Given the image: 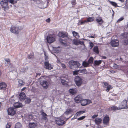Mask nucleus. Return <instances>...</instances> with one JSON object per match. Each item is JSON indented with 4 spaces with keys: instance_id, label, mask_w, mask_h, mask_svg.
<instances>
[{
    "instance_id": "obj_50",
    "label": "nucleus",
    "mask_w": 128,
    "mask_h": 128,
    "mask_svg": "<svg viewBox=\"0 0 128 128\" xmlns=\"http://www.w3.org/2000/svg\"><path fill=\"white\" fill-rule=\"evenodd\" d=\"M26 117H27L28 119L29 120L32 119V116L31 115H28L26 116Z\"/></svg>"
},
{
    "instance_id": "obj_27",
    "label": "nucleus",
    "mask_w": 128,
    "mask_h": 128,
    "mask_svg": "<svg viewBox=\"0 0 128 128\" xmlns=\"http://www.w3.org/2000/svg\"><path fill=\"white\" fill-rule=\"evenodd\" d=\"M110 4L112 6L115 7H118V6L117 5V3L115 2L109 1Z\"/></svg>"
},
{
    "instance_id": "obj_39",
    "label": "nucleus",
    "mask_w": 128,
    "mask_h": 128,
    "mask_svg": "<svg viewBox=\"0 0 128 128\" xmlns=\"http://www.w3.org/2000/svg\"><path fill=\"white\" fill-rule=\"evenodd\" d=\"M61 82L62 84L65 86H68V82L66 81V80H61Z\"/></svg>"
},
{
    "instance_id": "obj_36",
    "label": "nucleus",
    "mask_w": 128,
    "mask_h": 128,
    "mask_svg": "<svg viewBox=\"0 0 128 128\" xmlns=\"http://www.w3.org/2000/svg\"><path fill=\"white\" fill-rule=\"evenodd\" d=\"M71 2L72 5V7H74L76 4V0H72Z\"/></svg>"
},
{
    "instance_id": "obj_54",
    "label": "nucleus",
    "mask_w": 128,
    "mask_h": 128,
    "mask_svg": "<svg viewBox=\"0 0 128 128\" xmlns=\"http://www.w3.org/2000/svg\"><path fill=\"white\" fill-rule=\"evenodd\" d=\"M5 60L7 62H10V60L9 58L8 59H5Z\"/></svg>"
},
{
    "instance_id": "obj_59",
    "label": "nucleus",
    "mask_w": 128,
    "mask_h": 128,
    "mask_svg": "<svg viewBox=\"0 0 128 128\" xmlns=\"http://www.w3.org/2000/svg\"><path fill=\"white\" fill-rule=\"evenodd\" d=\"M104 59H106V57L105 56H103L102 57Z\"/></svg>"
},
{
    "instance_id": "obj_32",
    "label": "nucleus",
    "mask_w": 128,
    "mask_h": 128,
    "mask_svg": "<svg viewBox=\"0 0 128 128\" xmlns=\"http://www.w3.org/2000/svg\"><path fill=\"white\" fill-rule=\"evenodd\" d=\"M101 60H96L94 61V64L96 65H98L102 63Z\"/></svg>"
},
{
    "instance_id": "obj_14",
    "label": "nucleus",
    "mask_w": 128,
    "mask_h": 128,
    "mask_svg": "<svg viewBox=\"0 0 128 128\" xmlns=\"http://www.w3.org/2000/svg\"><path fill=\"white\" fill-rule=\"evenodd\" d=\"M83 98L81 95H79L74 98L75 101L77 103H79L82 100Z\"/></svg>"
},
{
    "instance_id": "obj_62",
    "label": "nucleus",
    "mask_w": 128,
    "mask_h": 128,
    "mask_svg": "<svg viewBox=\"0 0 128 128\" xmlns=\"http://www.w3.org/2000/svg\"><path fill=\"white\" fill-rule=\"evenodd\" d=\"M111 72H115V71H114L113 70H112L111 71Z\"/></svg>"
},
{
    "instance_id": "obj_12",
    "label": "nucleus",
    "mask_w": 128,
    "mask_h": 128,
    "mask_svg": "<svg viewBox=\"0 0 128 128\" xmlns=\"http://www.w3.org/2000/svg\"><path fill=\"white\" fill-rule=\"evenodd\" d=\"M41 85L46 89L48 88V84L46 80H40V82Z\"/></svg>"
},
{
    "instance_id": "obj_6",
    "label": "nucleus",
    "mask_w": 128,
    "mask_h": 128,
    "mask_svg": "<svg viewBox=\"0 0 128 128\" xmlns=\"http://www.w3.org/2000/svg\"><path fill=\"white\" fill-rule=\"evenodd\" d=\"M46 40L48 43L50 44L55 41V38L53 36L50 35L47 36Z\"/></svg>"
},
{
    "instance_id": "obj_46",
    "label": "nucleus",
    "mask_w": 128,
    "mask_h": 128,
    "mask_svg": "<svg viewBox=\"0 0 128 128\" xmlns=\"http://www.w3.org/2000/svg\"><path fill=\"white\" fill-rule=\"evenodd\" d=\"M85 22H86V20H84V21L82 20L81 22L80 21V23H79V25H81L84 24Z\"/></svg>"
},
{
    "instance_id": "obj_42",
    "label": "nucleus",
    "mask_w": 128,
    "mask_h": 128,
    "mask_svg": "<svg viewBox=\"0 0 128 128\" xmlns=\"http://www.w3.org/2000/svg\"><path fill=\"white\" fill-rule=\"evenodd\" d=\"M18 83L20 86L23 85L24 84V80H19Z\"/></svg>"
},
{
    "instance_id": "obj_26",
    "label": "nucleus",
    "mask_w": 128,
    "mask_h": 128,
    "mask_svg": "<svg viewBox=\"0 0 128 128\" xmlns=\"http://www.w3.org/2000/svg\"><path fill=\"white\" fill-rule=\"evenodd\" d=\"M36 126V124L34 122H30V123L29 124V126L30 128H34Z\"/></svg>"
},
{
    "instance_id": "obj_63",
    "label": "nucleus",
    "mask_w": 128,
    "mask_h": 128,
    "mask_svg": "<svg viewBox=\"0 0 128 128\" xmlns=\"http://www.w3.org/2000/svg\"><path fill=\"white\" fill-rule=\"evenodd\" d=\"M2 74V72L1 70H0V76Z\"/></svg>"
},
{
    "instance_id": "obj_43",
    "label": "nucleus",
    "mask_w": 128,
    "mask_h": 128,
    "mask_svg": "<svg viewBox=\"0 0 128 128\" xmlns=\"http://www.w3.org/2000/svg\"><path fill=\"white\" fill-rule=\"evenodd\" d=\"M75 79V80H82L81 78L78 76H76Z\"/></svg>"
},
{
    "instance_id": "obj_13",
    "label": "nucleus",
    "mask_w": 128,
    "mask_h": 128,
    "mask_svg": "<svg viewBox=\"0 0 128 128\" xmlns=\"http://www.w3.org/2000/svg\"><path fill=\"white\" fill-rule=\"evenodd\" d=\"M79 63L78 62L74 60L71 61L69 62L70 67L71 68H72V66H74L76 65L78 66Z\"/></svg>"
},
{
    "instance_id": "obj_38",
    "label": "nucleus",
    "mask_w": 128,
    "mask_h": 128,
    "mask_svg": "<svg viewBox=\"0 0 128 128\" xmlns=\"http://www.w3.org/2000/svg\"><path fill=\"white\" fill-rule=\"evenodd\" d=\"M24 100L26 103L29 104L31 102V100L29 98H25Z\"/></svg>"
},
{
    "instance_id": "obj_7",
    "label": "nucleus",
    "mask_w": 128,
    "mask_h": 128,
    "mask_svg": "<svg viewBox=\"0 0 128 128\" xmlns=\"http://www.w3.org/2000/svg\"><path fill=\"white\" fill-rule=\"evenodd\" d=\"M8 112L9 115L13 116L16 113V109L10 107L8 109Z\"/></svg>"
},
{
    "instance_id": "obj_10",
    "label": "nucleus",
    "mask_w": 128,
    "mask_h": 128,
    "mask_svg": "<svg viewBox=\"0 0 128 128\" xmlns=\"http://www.w3.org/2000/svg\"><path fill=\"white\" fill-rule=\"evenodd\" d=\"M57 124L59 126H62L65 122L62 119L60 118H58L56 120Z\"/></svg>"
},
{
    "instance_id": "obj_30",
    "label": "nucleus",
    "mask_w": 128,
    "mask_h": 128,
    "mask_svg": "<svg viewBox=\"0 0 128 128\" xmlns=\"http://www.w3.org/2000/svg\"><path fill=\"white\" fill-rule=\"evenodd\" d=\"M94 18L93 17H89L86 20V22H92L94 20Z\"/></svg>"
},
{
    "instance_id": "obj_51",
    "label": "nucleus",
    "mask_w": 128,
    "mask_h": 128,
    "mask_svg": "<svg viewBox=\"0 0 128 128\" xmlns=\"http://www.w3.org/2000/svg\"><path fill=\"white\" fill-rule=\"evenodd\" d=\"M61 66L64 68V69H65L66 68V66L65 65V64H64L62 63L61 64Z\"/></svg>"
},
{
    "instance_id": "obj_52",
    "label": "nucleus",
    "mask_w": 128,
    "mask_h": 128,
    "mask_svg": "<svg viewBox=\"0 0 128 128\" xmlns=\"http://www.w3.org/2000/svg\"><path fill=\"white\" fill-rule=\"evenodd\" d=\"M28 57L29 59H31L33 57L34 55H32L31 54H30L28 56Z\"/></svg>"
},
{
    "instance_id": "obj_44",
    "label": "nucleus",
    "mask_w": 128,
    "mask_h": 128,
    "mask_svg": "<svg viewBox=\"0 0 128 128\" xmlns=\"http://www.w3.org/2000/svg\"><path fill=\"white\" fill-rule=\"evenodd\" d=\"M80 72V70H76L74 71L73 74L74 75H77L78 74V72Z\"/></svg>"
},
{
    "instance_id": "obj_8",
    "label": "nucleus",
    "mask_w": 128,
    "mask_h": 128,
    "mask_svg": "<svg viewBox=\"0 0 128 128\" xmlns=\"http://www.w3.org/2000/svg\"><path fill=\"white\" fill-rule=\"evenodd\" d=\"M44 64L45 66L44 68L46 69L50 70L53 68L52 66L50 64L48 61H45Z\"/></svg>"
},
{
    "instance_id": "obj_41",
    "label": "nucleus",
    "mask_w": 128,
    "mask_h": 128,
    "mask_svg": "<svg viewBox=\"0 0 128 128\" xmlns=\"http://www.w3.org/2000/svg\"><path fill=\"white\" fill-rule=\"evenodd\" d=\"M84 111H80L77 112L76 114V116H79L81 114H83L84 113Z\"/></svg>"
},
{
    "instance_id": "obj_22",
    "label": "nucleus",
    "mask_w": 128,
    "mask_h": 128,
    "mask_svg": "<svg viewBox=\"0 0 128 128\" xmlns=\"http://www.w3.org/2000/svg\"><path fill=\"white\" fill-rule=\"evenodd\" d=\"M6 84L4 82H2L0 83V89L6 88Z\"/></svg>"
},
{
    "instance_id": "obj_9",
    "label": "nucleus",
    "mask_w": 128,
    "mask_h": 128,
    "mask_svg": "<svg viewBox=\"0 0 128 128\" xmlns=\"http://www.w3.org/2000/svg\"><path fill=\"white\" fill-rule=\"evenodd\" d=\"M40 113L42 115V119L45 120L46 122H47L48 119L46 116L48 115L44 112V110H42L40 111Z\"/></svg>"
},
{
    "instance_id": "obj_29",
    "label": "nucleus",
    "mask_w": 128,
    "mask_h": 128,
    "mask_svg": "<svg viewBox=\"0 0 128 128\" xmlns=\"http://www.w3.org/2000/svg\"><path fill=\"white\" fill-rule=\"evenodd\" d=\"M73 44L75 45H78L79 44V41H78L77 40L74 39L72 41Z\"/></svg>"
},
{
    "instance_id": "obj_23",
    "label": "nucleus",
    "mask_w": 128,
    "mask_h": 128,
    "mask_svg": "<svg viewBox=\"0 0 128 128\" xmlns=\"http://www.w3.org/2000/svg\"><path fill=\"white\" fill-rule=\"evenodd\" d=\"M82 106H84L86 105L87 104V100L85 99H84L83 98L82 100L80 102Z\"/></svg>"
},
{
    "instance_id": "obj_37",
    "label": "nucleus",
    "mask_w": 128,
    "mask_h": 128,
    "mask_svg": "<svg viewBox=\"0 0 128 128\" xmlns=\"http://www.w3.org/2000/svg\"><path fill=\"white\" fill-rule=\"evenodd\" d=\"M89 64L88 62H86L85 61H84L82 62V65L84 67H87L89 65Z\"/></svg>"
},
{
    "instance_id": "obj_60",
    "label": "nucleus",
    "mask_w": 128,
    "mask_h": 128,
    "mask_svg": "<svg viewBox=\"0 0 128 128\" xmlns=\"http://www.w3.org/2000/svg\"><path fill=\"white\" fill-rule=\"evenodd\" d=\"M41 75V74L40 73H39L37 74V76H40Z\"/></svg>"
},
{
    "instance_id": "obj_24",
    "label": "nucleus",
    "mask_w": 128,
    "mask_h": 128,
    "mask_svg": "<svg viewBox=\"0 0 128 128\" xmlns=\"http://www.w3.org/2000/svg\"><path fill=\"white\" fill-rule=\"evenodd\" d=\"M72 112V110L71 108H67L65 112V113L66 115L71 114Z\"/></svg>"
},
{
    "instance_id": "obj_45",
    "label": "nucleus",
    "mask_w": 128,
    "mask_h": 128,
    "mask_svg": "<svg viewBox=\"0 0 128 128\" xmlns=\"http://www.w3.org/2000/svg\"><path fill=\"white\" fill-rule=\"evenodd\" d=\"M44 55L45 56V61H48V56H47L46 55V54L45 53H44Z\"/></svg>"
},
{
    "instance_id": "obj_34",
    "label": "nucleus",
    "mask_w": 128,
    "mask_h": 128,
    "mask_svg": "<svg viewBox=\"0 0 128 128\" xmlns=\"http://www.w3.org/2000/svg\"><path fill=\"white\" fill-rule=\"evenodd\" d=\"M22 125L19 122L17 123L15 125V128H22Z\"/></svg>"
},
{
    "instance_id": "obj_5",
    "label": "nucleus",
    "mask_w": 128,
    "mask_h": 128,
    "mask_svg": "<svg viewBox=\"0 0 128 128\" xmlns=\"http://www.w3.org/2000/svg\"><path fill=\"white\" fill-rule=\"evenodd\" d=\"M122 36L124 38H123L124 40L122 43L124 45H127L128 44V34L125 32L122 34Z\"/></svg>"
},
{
    "instance_id": "obj_31",
    "label": "nucleus",
    "mask_w": 128,
    "mask_h": 128,
    "mask_svg": "<svg viewBox=\"0 0 128 128\" xmlns=\"http://www.w3.org/2000/svg\"><path fill=\"white\" fill-rule=\"evenodd\" d=\"M72 34L73 36L76 38H79L80 36L78 33L74 31H73L72 32Z\"/></svg>"
},
{
    "instance_id": "obj_33",
    "label": "nucleus",
    "mask_w": 128,
    "mask_h": 128,
    "mask_svg": "<svg viewBox=\"0 0 128 128\" xmlns=\"http://www.w3.org/2000/svg\"><path fill=\"white\" fill-rule=\"evenodd\" d=\"M17 0H8V2L12 4H14L17 2Z\"/></svg>"
},
{
    "instance_id": "obj_16",
    "label": "nucleus",
    "mask_w": 128,
    "mask_h": 128,
    "mask_svg": "<svg viewBox=\"0 0 128 128\" xmlns=\"http://www.w3.org/2000/svg\"><path fill=\"white\" fill-rule=\"evenodd\" d=\"M26 98V95L25 93L24 92H22L20 94L19 98L21 101L24 100Z\"/></svg>"
},
{
    "instance_id": "obj_61",
    "label": "nucleus",
    "mask_w": 128,
    "mask_h": 128,
    "mask_svg": "<svg viewBox=\"0 0 128 128\" xmlns=\"http://www.w3.org/2000/svg\"><path fill=\"white\" fill-rule=\"evenodd\" d=\"M90 37L92 38H94V36H90Z\"/></svg>"
},
{
    "instance_id": "obj_58",
    "label": "nucleus",
    "mask_w": 128,
    "mask_h": 128,
    "mask_svg": "<svg viewBox=\"0 0 128 128\" xmlns=\"http://www.w3.org/2000/svg\"><path fill=\"white\" fill-rule=\"evenodd\" d=\"M26 88V87H24V88H22L21 90L22 91H24V90Z\"/></svg>"
},
{
    "instance_id": "obj_21",
    "label": "nucleus",
    "mask_w": 128,
    "mask_h": 128,
    "mask_svg": "<svg viewBox=\"0 0 128 128\" xmlns=\"http://www.w3.org/2000/svg\"><path fill=\"white\" fill-rule=\"evenodd\" d=\"M93 51L96 54H98L99 53L98 47L97 46H94L93 49Z\"/></svg>"
},
{
    "instance_id": "obj_3",
    "label": "nucleus",
    "mask_w": 128,
    "mask_h": 128,
    "mask_svg": "<svg viewBox=\"0 0 128 128\" xmlns=\"http://www.w3.org/2000/svg\"><path fill=\"white\" fill-rule=\"evenodd\" d=\"M10 30L11 32L14 34H18L19 33L21 30L19 27L12 25L11 26Z\"/></svg>"
},
{
    "instance_id": "obj_56",
    "label": "nucleus",
    "mask_w": 128,
    "mask_h": 128,
    "mask_svg": "<svg viewBox=\"0 0 128 128\" xmlns=\"http://www.w3.org/2000/svg\"><path fill=\"white\" fill-rule=\"evenodd\" d=\"M79 44H80L81 45H84V42L83 41H82L81 42L80 41H79Z\"/></svg>"
},
{
    "instance_id": "obj_11",
    "label": "nucleus",
    "mask_w": 128,
    "mask_h": 128,
    "mask_svg": "<svg viewBox=\"0 0 128 128\" xmlns=\"http://www.w3.org/2000/svg\"><path fill=\"white\" fill-rule=\"evenodd\" d=\"M104 86L105 88H106V90L107 92H108L110 90L112 89V86L109 85L108 83L106 82H104Z\"/></svg>"
},
{
    "instance_id": "obj_47",
    "label": "nucleus",
    "mask_w": 128,
    "mask_h": 128,
    "mask_svg": "<svg viewBox=\"0 0 128 128\" xmlns=\"http://www.w3.org/2000/svg\"><path fill=\"white\" fill-rule=\"evenodd\" d=\"M124 19V17L122 16L117 21V22H119L122 20Z\"/></svg>"
},
{
    "instance_id": "obj_40",
    "label": "nucleus",
    "mask_w": 128,
    "mask_h": 128,
    "mask_svg": "<svg viewBox=\"0 0 128 128\" xmlns=\"http://www.w3.org/2000/svg\"><path fill=\"white\" fill-rule=\"evenodd\" d=\"M80 72L81 73L86 74L87 73V71L86 69H84L82 70H80Z\"/></svg>"
},
{
    "instance_id": "obj_19",
    "label": "nucleus",
    "mask_w": 128,
    "mask_h": 128,
    "mask_svg": "<svg viewBox=\"0 0 128 128\" xmlns=\"http://www.w3.org/2000/svg\"><path fill=\"white\" fill-rule=\"evenodd\" d=\"M94 120L96 124H99L101 123L102 120L101 118H96Z\"/></svg>"
},
{
    "instance_id": "obj_35",
    "label": "nucleus",
    "mask_w": 128,
    "mask_h": 128,
    "mask_svg": "<svg viewBox=\"0 0 128 128\" xmlns=\"http://www.w3.org/2000/svg\"><path fill=\"white\" fill-rule=\"evenodd\" d=\"M94 58L92 57H90L89 59L88 62L89 64H92L94 61Z\"/></svg>"
},
{
    "instance_id": "obj_25",
    "label": "nucleus",
    "mask_w": 128,
    "mask_h": 128,
    "mask_svg": "<svg viewBox=\"0 0 128 128\" xmlns=\"http://www.w3.org/2000/svg\"><path fill=\"white\" fill-rule=\"evenodd\" d=\"M69 91L70 93L72 95L75 94L77 92L76 90V89H70Z\"/></svg>"
},
{
    "instance_id": "obj_53",
    "label": "nucleus",
    "mask_w": 128,
    "mask_h": 128,
    "mask_svg": "<svg viewBox=\"0 0 128 128\" xmlns=\"http://www.w3.org/2000/svg\"><path fill=\"white\" fill-rule=\"evenodd\" d=\"M90 44V46L91 47V48H92L94 46V44L92 42L89 43Z\"/></svg>"
},
{
    "instance_id": "obj_64",
    "label": "nucleus",
    "mask_w": 128,
    "mask_h": 128,
    "mask_svg": "<svg viewBox=\"0 0 128 128\" xmlns=\"http://www.w3.org/2000/svg\"><path fill=\"white\" fill-rule=\"evenodd\" d=\"M127 27H128V24H127Z\"/></svg>"
},
{
    "instance_id": "obj_49",
    "label": "nucleus",
    "mask_w": 128,
    "mask_h": 128,
    "mask_svg": "<svg viewBox=\"0 0 128 128\" xmlns=\"http://www.w3.org/2000/svg\"><path fill=\"white\" fill-rule=\"evenodd\" d=\"M85 118V116H83L78 118V120H82L84 119Z\"/></svg>"
},
{
    "instance_id": "obj_57",
    "label": "nucleus",
    "mask_w": 128,
    "mask_h": 128,
    "mask_svg": "<svg viewBox=\"0 0 128 128\" xmlns=\"http://www.w3.org/2000/svg\"><path fill=\"white\" fill-rule=\"evenodd\" d=\"M46 21L48 22H49L50 21V18H48L46 20Z\"/></svg>"
},
{
    "instance_id": "obj_15",
    "label": "nucleus",
    "mask_w": 128,
    "mask_h": 128,
    "mask_svg": "<svg viewBox=\"0 0 128 128\" xmlns=\"http://www.w3.org/2000/svg\"><path fill=\"white\" fill-rule=\"evenodd\" d=\"M119 41L117 40H112L111 42V44L112 47H115L119 45Z\"/></svg>"
},
{
    "instance_id": "obj_28",
    "label": "nucleus",
    "mask_w": 128,
    "mask_h": 128,
    "mask_svg": "<svg viewBox=\"0 0 128 128\" xmlns=\"http://www.w3.org/2000/svg\"><path fill=\"white\" fill-rule=\"evenodd\" d=\"M75 82L76 85L79 86L82 84V80H74Z\"/></svg>"
},
{
    "instance_id": "obj_1",
    "label": "nucleus",
    "mask_w": 128,
    "mask_h": 128,
    "mask_svg": "<svg viewBox=\"0 0 128 128\" xmlns=\"http://www.w3.org/2000/svg\"><path fill=\"white\" fill-rule=\"evenodd\" d=\"M58 36L60 37H62L65 39L64 40L60 38H59L58 40L61 44L64 46L66 45V42L68 41V40L69 38L68 33L64 32H60L58 33Z\"/></svg>"
},
{
    "instance_id": "obj_17",
    "label": "nucleus",
    "mask_w": 128,
    "mask_h": 128,
    "mask_svg": "<svg viewBox=\"0 0 128 128\" xmlns=\"http://www.w3.org/2000/svg\"><path fill=\"white\" fill-rule=\"evenodd\" d=\"M109 117L107 116H106L104 117L103 122L104 124H107L109 122Z\"/></svg>"
},
{
    "instance_id": "obj_20",
    "label": "nucleus",
    "mask_w": 128,
    "mask_h": 128,
    "mask_svg": "<svg viewBox=\"0 0 128 128\" xmlns=\"http://www.w3.org/2000/svg\"><path fill=\"white\" fill-rule=\"evenodd\" d=\"M96 21L98 24H102L103 22V21L102 20V18L100 17H99L96 18Z\"/></svg>"
},
{
    "instance_id": "obj_18",
    "label": "nucleus",
    "mask_w": 128,
    "mask_h": 128,
    "mask_svg": "<svg viewBox=\"0 0 128 128\" xmlns=\"http://www.w3.org/2000/svg\"><path fill=\"white\" fill-rule=\"evenodd\" d=\"M14 106L15 108H18L22 107V103L19 102H17L15 103L14 104Z\"/></svg>"
},
{
    "instance_id": "obj_2",
    "label": "nucleus",
    "mask_w": 128,
    "mask_h": 128,
    "mask_svg": "<svg viewBox=\"0 0 128 128\" xmlns=\"http://www.w3.org/2000/svg\"><path fill=\"white\" fill-rule=\"evenodd\" d=\"M121 106H119L118 107L115 106H113L109 107L108 110H118L122 108H127L128 106L126 100H124L121 103Z\"/></svg>"
},
{
    "instance_id": "obj_55",
    "label": "nucleus",
    "mask_w": 128,
    "mask_h": 128,
    "mask_svg": "<svg viewBox=\"0 0 128 128\" xmlns=\"http://www.w3.org/2000/svg\"><path fill=\"white\" fill-rule=\"evenodd\" d=\"M98 116V115H97L94 114L92 116V118L93 119L94 118H95L96 117Z\"/></svg>"
},
{
    "instance_id": "obj_4",
    "label": "nucleus",
    "mask_w": 128,
    "mask_h": 128,
    "mask_svg": "<svg viewBox=\"0 0 128 128\" xmlns=\"http://www.w3.org/2000/svg\"><path fill=\"white\" fill-rule=\"evenodd\" d=\"M8 2L7 0H2L0 2V5L4 11L8 10L9 8Z\"/></svg>"
},
{
    "instance_id": "obj_48",
    "label": "nucleus",
    "mask_w": 128,
    "mask_h": 128,
    "mask_svg": "<svg viewBox=\"0 0 128 128\" xmlns=\"http://www.w3.org/2000/svg\"><path fill=\"white\" fill-rule=\"evenodd\" d=\"M11 126V124L10 123H8L7 124L6 126V128H10Z\"/></svg>"
}]
</instances>
